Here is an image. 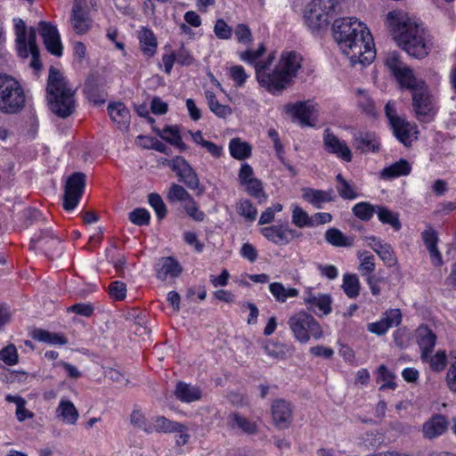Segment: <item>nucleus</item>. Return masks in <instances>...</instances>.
I'll return each mask as SVG.
<instances>
[{"label":"nucleus","mask_w":456,"mask_h":456,"mask_svg":"<svg viewBox=\"0 0 456 456\" xmlns=\"http://www.w3.org/2000/svg\"><path fill=\"white\" fill-rule=\"evenodd\" d=\"M333 34L342 53L353 66L370 64L375 58L372 36L368 28L355 18H340L333 23Z\"/></svg>","instance_id":"obj_1"},{"label":"nucleus","mask_w":456,"mask_h":456,"mask_svg":"<svg viewBox=\"0 0 456 456\" xmlns=\"http://www.w3.org/2000/svg\"><path fill=\"white\" fill-rule=\"evenodd\" d=\"M274 53L256 64V80L269 93L276 94L292 85L301 68L303 58L295 51H285L281 53L277 64H273Z\"/></svg>","instance_id":"obj_2"},{"label":"nucleus","mask_w":456,"mask_h":456,"mask_svg":"<svg viewBox=\"0 0 456 456\" xmlns=\"http://www.w3.org/2000/svg\"><path fill=\"white\" fill-rule=\"evenodd\" d=\"M394 39L408 54L424 58L431 50L432 43L424 28L402 11H392L386 20Z\"/></svg>","instance_id":"obj_3"},{"label":"nucleus","mask_w":456,"mask_h":456,"mask_svg":"<svg viewBox=\"0 0 456 456\" xmlns=\"http://www.w3.org/2000/svg\"><path fill=\"white\" fill-rule=\"evenodd\" d=\"M385 64L395 77L401 86L411 91L412 107L418 119L428 121L433 115L434 108L431 95L425 82L414 76L413 71L399 60L396 53H388Z\"/></svg>","instance_id":"obj_4"},{"label":"nucleus","mask_w":456,"mask_h":456,"mask_svg":"<svg viewBox=\"0 0 456 456\" xmlns=\"http://www.w3.org/2000/svg\"><path fill=\"white\" fill-rule=\"evenodd\" d=\"M14 30L16 36V50L19 57L28 59L31 57L29 66L39 70L42 64L39 59V51L37 45V33L34 28L27 29L25 22L19 18L13 19Z\"/></svg>","instance_id":"obj_5"},{"label":"nucleus","mask_w":456,"mask_h":456,"mask_svg":"<svg viewBox=\"0 0 456 456\" xmlns=\"http://www.w3.org/2000/svg\"><path fill=\"white\" fill-rule=\"evenodd\" d=\"M26 96L20 84L13 77L0 74V111L15 114L25 106Z\"/></svg>","instance_id":"obj_6"},{"label":"nucleus","mask_w":456,"mask_h":456,"mask_svg":"<svg viewBox=\"0 0 456 456\" xmlns=\"http://www.w3.org/2000/svg\"><path fill=\"white\" fill-rule=\"evenodd\" d=\"M288 326L294 338L303 344L307 343L311 338L318 340L323 336L319 322L304 310L292 314L288 320Z\"/></svg>","instance_id":"obj_7"},{"label":"nucleus","mask_w":456,"mask_h":456,"mask_svg":"<svg viewBox=\"0 0 456 456\" xmlns=\"http://www.w3.org/2000/svg\"><path fill=\"white\" fill-rule=\"evenodd\" d=\"M334 12V0H312L305 9V22L312 30L323 28L328 26Z\"/></svg>","instance_id":"obj_8"},{"label":"nucleus","mask_w":456,"mask_h":456,"mask_svg":"<svg viewBox=\"0 0 456 456\" xmlns=\"http://www.w3.org/2000/svg\"><path fill=\"white\" fill-rule=\"evenodd\" d=\"M385 114L393 130L394 135L403 145H411L414 136L418 134L417 126L397 114L395 102H388L385 106Z\"/></svg>","instance_id":"obj_9"},{"label":"nucleus","mask_w":456,"mask_h":456,"mask_svg":"<svg viewBox=\"0 0 456 456\" xmlns=\"http://www.w3.org/2000/svg\"><path fill=\"white\" fill-rule=\"evenodd\" d=\"M86 183V175L82 172H75L67 178L62 202L66 211H71L77 206L85 192Z\"/></svg>","instance_id":"obj_10"},{"label":"nucleus","mask_w":456,"mask_h":456,"mask_svg":"<svg viewBox=\"0 0 456 456\" xmlns=\"http://www.w3.org/2000/svg\"><path fill=\"white\" fill-rule=\"evenodd\" d=\"M172 170L179 176V180L186 184L191 190L199 189L198 194H202L204 189L200 186V179L191 166L182 157H175L171 160H166Z\"/></svg>","instance_id":"obj_11"},{"label":"nucleus","mask_w":456,"mask_h":456,"mask_svg":"<svg viewBox=\"0 0 456 456\" xmlns=\"http://www.w3.org/2000/svg\"><path fill=\"white\" fill-rule=\"evenodd\" d=\"M76 90L69 80L59 73V118H67L75 112Z\"/></svg>","instance_id":"obj_12"},{"label":"nucleus","mask_w":456,"mask_h":456,"mask_svg":"<svg viewBox=\"0 0 456 456\" xmlns=\"http://www.w3.org/2000/svg\"><path fill=\"white\" fill-rule=\"evenodd\" d=\"M260 232L267 240L279 246L287 245L299 236V233L288 224L263 227Z\"/></svg>","instance_id":"obj_13"},{"label":"nucleus","mask_w":456,"mask_h":456,"mask_svg":"<svg viewBox=\"0 0 456 456\" xmlns=\"http://www.w3.org/2000/svg\"><path fill=\"white\" fill-rule=\"evenodd\" d=\"M226 424L230 430L247 436L256 435L259 431L257 420L248 419L238 411L229 413Z\"/></svg>","instance_id":"obj_14"},{"label":"nucleus","mask_w":456,"mask_h":456,"mask_svg":"<svg viewBox=\"0 0 456 456\" xmlns=\"http://www.w3.org/2000/svg\"><path fill=\"white\" fill-rule=\"evenodd\" d=\"M323 147L328 153L334 154L344 161L352 160V152L346 142L341 141L330 128L324 130Z\"/></svg>","instance_id":"obj_15"},{"label":"nucleus","mask_w":456,"mask_h":456,"mask_svg":"<svg viewBox=\"0 0 456 456\" xmlns=\"http://www.w3.org/2000/svg\"><path fill=\"white\" fill-rule=\"evenodd\" d=\"M304 303L308 311L317 316L328 315L331 313L332 299L329 294H314L309 292L304 297Z\"/></svg>","instance_id":"obj_16"},{"label":"nucleus","mask_w":456,"mask_h":456,"mask_svg":"<svg viewBox=\"0 0 456 456\" xmlns=\"http://www.w3.org/2000/svg\"><path fill=\"white\" fill-rule=\"evenodd\" d=\"M293 409L291 403L283 399L276 400L272 404V416L275 426L287 428L292 421Z\"/></svg>","instance_id":"obj_17"},{"label":"nucleus","mask_w":456,"mask_h":456,"mask_svg":"<svg viewBox=\"0 0 456 456\" xmlns=\"http://www.w3.org/2000/svg\"><path fill=\"white\" fill-rule=\"evenodd\" d=\"M287 113L297 118L303 126H313L310 119L315 113L313 102H298L294 104H287L285 106Z\"/></svg>","instance_id":"obj_18"},{"label":"nucleus","mask_w":456,"mask_h":456,"mask_svg":"<svg viewBox=\"0 0 456 456\" xmlns=\"http://www.w3.org/2000/svg\"><path fill=\"white\" fill-rule=\"evenodd\" d=\"M353 145L362 152H378L380 148L376 134L370 131H358L354 134Z\"/></svg>","instance_id":"obj_19"},{"label":"nucleus","mask_w":456,"mask_h":456,"mask_svg":"<svg viewBox=\"0 0 456 456\" xmlns=\"http://www.w3.org/2000/svg\"><path fill=\"white\" fill-rule=\"evenodd\" d=\"M84 91L88 100L94 104H102L106 101L107 94L98 76L94 74H91L87 77Z\"/></svg>","instance_id":"obj_20"},{"label":"nucleus","mask_w":456,"mask_h":456,"mask_svg":"<svg viewBox=\"0 0 456 456\" xmlns=\"http://www.w3.org/2000/svg\"><path fill=\"white\" fill-rule=\"evenodd\" d=\"M302 198L316 208H322V204L334 201L335 196L332 189L328 191L313 188H303Z\"/></svg>","instance_id":"obj_21"},{"label":"nucleus","mask_w":456,"mask_h":456,"mask_svg":"<svg viewBox=\"0 0 456 456\" xmlns=\"http://www.w3.org/2000/svg\"><path fill=\"white\" fill-rule=\"evenodd\" d=\"M72 28L77 34H86L92 27L93 20L88 12L84 10L78 3H76L72 8L71 14Z\"/></svg>","instance_id":"obj_22"},{"label":"nucleus","mask_w":456,"mask_h":456,"mask_svg":"<svg viewBox=\"0 0 456 456\" xmlns=\"http://www.w3.org/2000/svg\"><path fill=\"white\" fill-rule=\"evenodd\" d=\"M417 342L421 350V358L427 361L436 345V336L427 326H419L416 330Z\"/></svg>","instance_id":"obj_23"},{"label":"nucleus","mask_w":456,"mask_h":456,"mask_svg":"<svg viewBox=\"0 0 456 456\" xmlns=\"http://www.w3.org/2000/svg\"><path fill=\"white\" fill-rule=\"evenodd\" d=\"M448 428L446 418L441 414H436L427 420L422 428L423 436L426 438L433 439L441 436Z\"/></svg>","instance_id":"obj_24"},{"label":"nucleus","mask_w":456,"mask_h":456,"mask_svg":"<svg viewBox=\"0 0 456 456\" xmlns=\"http://www.w3.org/2000/svg\"><path fill=\"white\" fill-rule=\"evenodd\" d=\"M188 430L182 423L172 421L164 416L152 418L151 434L157 433H182Z\"/></svg>","instance_id":"obj_25"},{"label":"nucleus","mask_w":456,"mask_h":456,"mask_svg":"<svg viewBox=\"0 0 456 456\" xmlns=\"http://www.w3.org/2000/svg\"><path fill=\"white\" fill-rule=\"evenodd\" d=\"M422 240L429 251L432 263L436 266L443 265L442 255L437 248L438 237L436 232L428 227L422 232Z\"/></svg>","instance_id":"obj_26"},{"label":"nucleus","mask_w":456,"mask_h":456,"mask_svg":"<svg viewBox=\"0 0 456 456\" xmlns=\"http://www.w3.org/2000/svg\"><path fill=\"white\" fill-rule=\"evenodd\" d=\"M38 32L44 40V44L52 54L57 55V28L52 23L40 21Z\"/></svg>","instance_id":"obj_27"},{"label":"nucleus","mask_w":456,"mask_h":456,"mask_svg":"<svg viewBox=\"0 0 456 456\" xmlns=\"http://www.w3.org/2000/svg\"><path fill=\"white\" fill-rule=\"evenodd\" d=\"M108 113L110 119L117 124L118 128H127L130 122V111L123 102L110 103Z\"/></svg>","instance_id":"obj_28"},{"label":"nucleus","mask_w":456,"mask_h":456,"mask_svg":"<svg viewBox=\"0 0 456 456\" xmlns=\"http://www.w3.org/2000/svg\"><path fill=\"white\" fill-rule=\"evenodd\" d=\"M157 266V277L161 281H165L167 276L177 277L182 273L180 264L171 256L161 258Z\"/></svg>","instance_id":"obj_29"},{"label":"nucleus","mask_w":456,"mask_h":456,"mask_svg":"<svg viewBox=\"0 0 456 456\" xmlns=\"http://www.w3.org/2000/svg\"><path fill=\"white\" fill-rule=\"evenodd\" d=\"M175 395L183 403H192L201 398V390L196 386L179 382L175 387Z\"/></svg>","instance_id":"obj_30"},{"label":"nucleus","mask_w":456,"mask_h":456,"mask_svg":"<svg viewBox=\"0 0 456 456\" xmlns=\"http://www.w3.org/2000/svg\"><path fill=\"white\" fill-rule=\"evenodd\" d=\"M46 102L50 110L57 114V70L51 67L46 86Z\"/></svg>","instance_id":"obj_31"},{"label":"nucleus","mask_w":456,"mask_h":456,"mask_svg":"<svg viewBox=\"0 0 456 456\" xmlns=\"http://www.w3.org/2000/svg\"><path fill=\"white\" fill-rule=\"evenodd\" d=\"M411 170V167L410 163L406 159H401L399 161L383 168L380 175L381 177L385 179H393L407 175L410 174Z\"/></svg>","instance_id":"obj_32"},{"label":"nucleus","mask_w":456,"mask_h":456,"mask_svg":"<svg viewBox=\"0 0 456 456\" xmlns=\"http://www.w3.org/2000/svg\"><path fill=\"white\" fill-rule=\"evenodd\" d=\"M59 416L68 425H75L78 419L79 413L75 405L67 399H61L59 403Z\"/></svg>","instance_id":"obj_33"},{"label":"nucleus","mask_w":456,"mask_h":456,"mask_svg":"<svg viewBox=\"0 0 456 456\" xmlns=\"http://www.w3.org/2000/svg\"><path fill=\"white\" fill-rule=\"evenodd\" d=\"M336 181L338 183L337 191L342 199L354 200L358 197L357 187L354 183L346 180L341 174L336 175Z\"/></svg>","instance_id":"obj_34"},{"label":"nucleus","mask_w":456,"mask_h":456,"mask_svg":"<svg viewBox=\"0 0 456 456\" xmlns=\"http://www.w3.org/2000/svg\"><path fill=\"white\" fill-rule=\"evenodd\" d=\"M205 94L208 108L215 115L221 118H225L232 115V108L228 105L221 104L213 92L206 91Z\"/></svg>","instance_id":"obj_35"},{"label":"nucleus","mask_w":456,"mask_h":456,"mask_svg":"<svg viewBox=\"0 0 456 456\" xmlns=\"http://www.w3.org/2000/svg\"><path fill=\"white\" fill-rule=\"evenodd\" d=\"M376 214L382 224L391 225L395 231L401 229L402 224L397 213L391 211L387 207L377 205Z\"/></svg>","instance_id":"obj_36"},{"label":"nucleus","mask_w":456,"mask_h":456,"mask_svg":"<svg viewBox=\"0 0 456 456\" xmlns=\"http://www.w3.org/2000/svg\"><path fill=\"white\" fill-rule=\"evenodd\" d=\"M272 295L278 302L284 303L289 297H296L299 291L295 288L286 289L281 282H273L269 285Z\"/></svg>","instance_id":"obj_37"},{"label":"nucleus","mask_w":456,"mask_h":456,"mask_svg":"<svg viewBox=\"0 0 456 456\" xmlns=\"http://www.w3.org/2000/svg\"><path fill=\"white\" fill-rule=\"evenodd\" d=\"M139 40L142 51L152 56L157 48V40L154 34L148 28H142L139 33Z\"/></svg>","instance_id":"obj_38"},{"label":"nucleus","mask_w":456,"mask_h":456,"mask_svg":"<svg viewBox=\"0 0 456 456\" xmlns=\"http://www.w3.org/2000/svg\"><path fill=\"white\" fill-rule=\"evenodd\" d=\"M342 288L350 298H355L360 293V282L356 274L346 273L343 276Z\"/></svg>","instance_id":"obj_39"},{"label":"nucleus","mask_w":456,"mask_h":456,"mask_svg":"<svg viewBox=\"0 0 456 456\" xmlns=\"http://www.w3.org/2000/svg\"><path fill=\"white\" fill-rule=\"evenodd\" d=\"M361 263L358 266V270L362 277L372 275L376 267L375 257L373 255L367 251L359 253L358 255Z\"/></svg>","instance_id":"obj_40"},{"label":"nucleus","mask_w":456,"mask_h":456,"mask_svg":"<svg viewBox=\"0 0 456 456\" xmlns=\"http://www.w3.org/2000/svg\"><path fill=\"white\" fill-rule=\"evenodd\" d=\"M231 155L237 159H244L250 155L251 148L247 142L235 138L230 142Z\"/></svg>","instance_id":"obj_41"},{"label":"nucleus","mask_w":456,"mask_h":456,"mask_svg":"<svg viewBox=\"0 0 456 456\" xmlns=\"http://www.w3.org/2000/svg\"><path fill=\"white\" fill-rule=\"evenodd\" d=\"M131 425L147 434H151L152 419H148L140 410H134L130 415Z\"/></svg>","instance_id":"obj_42"},{"label":"nucleus","mask_w":456,"mask_h":456,"mask_svg":"<svg viewBox=\"0 0 456 456\" xmlns=\"http://www.w3.org/2000/svg\"><path fill=\"white\" fill-rule=\"evenodd\" d=\"M327 242L335 247H349L351 241L338 229L330 228L325 232Z\"/></svg>","instance_id":"obj_43"},{"label":"nucleus","mask_w":456,"mask_h":456,"mask_svg":"<svg viewBox=\"0 0 456 456\" xmlns=\"http://www.w3.org/2000/svg\"><path fill=\"white\" fill-rule=\"evenodd\" d=\"M395 375L385 366L380 365L378 369L377 382H381L379 390L384 389H395L396 383L395 382Z\"/></svg>","instance_id":"obj_44"},{"label":"nucleus","mask_w":456,"mask_h":456,"mask_svg":"<svg viewBox=\"0 0 456 456\" xmlns=\"http://www.w3.org/2000/svg\"><path fill=\"white\" fill-rule=\"evenodd\" d=\"M237 213L243 216L247 221L253 222L256 218L257 210L247 199L240 200L236 203Z\"/></svg>","instance_id":"obj_45"},{"label":"nucleus","mask_w":456,"mask_h":456,"mask_svg":"<svg viewBox=\"0 0 456 456\" xmlns=\"http://www.w3.org/2000/svg\"><path fill=\"white\" fill-rule=\"evenodd\" d=\"M312 216L305 212L302 208L296 206L292 210V224L298 227H313Z\"/></svg>","instance_id":"obj_46"},{"label":"nucleus","mask_w":456,"mask_h":456,"mask_svg":"<svg viewBox=\"0 0 456 456\" xmlns=\"http://www.w3.org/2000/svg\"><path fill=\"white\" fill-rule=\"evenodd\" d=\"M167 198L169 202H187L191 200V195L181 185L172 183L167 192Z\"/></svg>","instance_id":"obj_47"},{"label":"nucleus","mask_w":456,"mask_h":456,"mask_svg":"<svg viewBox=\"0 0 456 456\" xmlns=\"http://www.w3.org/2000/svg\"><path fill=\"white\" fill-rule=\"evenodd\" d=\"M246 186V191L251 197L257 200L258 203H264L266 200V194L264 191L263 185L260 180L254 179L248 181L244 184Z\"/></svg>","instance_id":"obj_48"},{"label":"nucleus","mask_w":456,"mask_h":456,"mask_svg":"<svg viewBox=\"0 0 456 456\" xmlns=\"http://www.w3.org/2000/svg\"><path fill=\"white\" fill-rule=\"evenodd\" d=\"M265 47L264 45H259L256 50H247L240 53V58L243 61L252 64L255 67V71L256 72V64L262 61H265V60H259V58L265 53Z\"/></svg>","instance_id":"obj_49"},{"label":"nucleus","mask_w":456,"mask_h":456,"mask_svg":"<svg viewBox=\"0 0 456 456\" xmlns=\"http://www.w3.org/2000/svg\"><path fill=\"white\" fill-rule=\"evenodd\" d=\"M377 205L373 206L368 202L357 203L352 209L354 215L363 221L370 220L376 213Z\"/></svg>","instance_id":"obj_50"},{"label":"nucleus","mask_w":456,"mask_h":456,"mask_svg":"<svg viewBox=\"0 0 456 456\" xmlns=\"http://www.w3.org/2000/svg\"><path fill=\"white\" fill-rule=\"evenodd\" d=\"M0 361L8 366H13L19 362V354L14 345L9 344L0 350Z\"/></svg>","instance_id":"obj_51"},{"label":"nucleus","mask_w":456,"mask_h":456,"mask_svg":"<svg viewBox=\"0 0 456 456\" xmlns=\"http://www.w3.org/2000/svg\"><path fill=\"white\" fill-rule=\"evenodd\" d=\"M30 336L32 337L33 339L38 342L45 343L48 345L57 344V334L54 332H50L44 329H34L30 332Z\"/></svg>","instance_id":"obj_52"},{"label":"nucleus","mask_w":456,"mask_h":456,"mask_svg":"<svg viewBox=\"0 0 456 456\" xmlns=\"http://www.w3.org/2000/svg\"><path fill=\"white\" fill-rule=\"evenodd\" d=\"M358 105L362 110L370 117L376 116V108L373 100L363 91L358 90Z\"/></svg>","instance_id":"obj_53"},{"label":"nucleus","mask_w":456,"mask_h":456,"mask_svg":"<svg viewBox=\"0 0 456 456\" xmlns=\"http://www.w3.org/2000/svg\"><path fill=\"white\" fill-rule=\"evenodd\" d=\"M149 203L154 209L159 220H162L166 217L167 207L159 194L151 193L149 195Z\"/></svg>","instance_id":"obj_54"},{"label":"nucleus","mask_w":456,"mask_h":456,"mask_svg":"<svg viewBox=\"0 0 456 456\" xmlns=\"http://www.w3.org/2000/svg\"><path fill=\"white\" fill-rule=\"evenodd\" d=\"M265 352L270 357L274 359H283L286 357V346L278 342L269 341L264 346Z\"/></svg>","instance_id":"obj_55"},{"label":"nucleus","mask_w":456,"mask_h":456,"mask_svg":"<svg viewBox=\"0 0 456 456\" xmlns=\"http://www.w3.org/2000/svg\"><path fill=\"white\" fill-rule=\"evenodd\" d=\"M377 255L387 267H393L397 265V257L395 253L392 246L388 243L383 248H380Z\"/></svg>","instance_id":"obj_56"},{"label":"nucleus","mask_w":456,"mask_h":456,"mask_svg":"<svg viewBox=\"0 0 456 456\" xmlns=\"http://www.w3.org/2000/svg\"><path fill=\"white\" fill-rule=\"evenodd\" d=\"M151 215L145 208H135L129 214V220L138 225H147L150 223Z\"/></svg>","instance_id":"obj_57"},{"label":"nucleus","mask_w":456,"mask_h":456,"mask_svg":"<svg viewBox=\"0 0 456 456\" xmlns=\"http://www.w3.org/2000/svg\"><path fill=\"white\" fill-rule=\"evenodd\" d=\"M234 34L240 44L249 45L253 41L251 31L248 25L240 23L235 27Z\"/></svg>","instance_id":"obj_58"},{"label":"nucleus","mask_w":456,"mask_h":456,"mask_svg":"<svg viewBox=\"0 0 456 456\" xmlns=\"http://www.w3.org/2000/svg\"><path fill=\"white\" fill-rule=\"evenodd\" d=\"M109 294L114 300H123L126 296V285L119 281H112L109 286Z\"/></svg>","instance_id":"obj_59"},{"label":"nucleus","mask_w":456,"mask_h":456,"mask_svg":"<svg viewBox=\"0 0 456 456\" xmlns=\"http://www.w3.org/2000/svg\"><path fill=\"white\" fill-rule=\"evenodd\" d=\"M214 33L217 38L227 40L232 35V28L223 19H218L214 26Z\"/></svg>","instance_id":"obj_60"},{"label":"nucleus","mask_w":456,"mask_h":456,"mask_svg":"<svg viewBox=\"0 0 456 456\" xmlns=\"http://www.w3.org/2000/svg\"><path fill=\"white\" fill-rule=\"evenodd\" d=\"M187 215L191 217L193 220L200 222L205 218V214L203 211L200 210L196 201L191 197L187 202L184 203L183 206Z\"/></svg>","instance_id":"obj_61"},{"label":"nucleus","mask_w":456,"mask_h":456,"mask_svg":"<svg viewBox=\"0 0 456 456\" xmlns=\"http://www.w3.org/2000/svg\"><path fill=\"white\" fill-rule=\"evenodd\" d=\"M430 368L435 371H441L446 366V354L445 351L439 350L434 356L428 357Z\"/></svg>","instance_id":"obj_62"},{"label":"nucleus","mask_w":456,"mask_h":456,"mask_svg":"<svg viewBox=\"0 0 456 456\" xmlns=\"http://www.w3.org/2000/svg\"><path fill=\"white\" fill-rule=\"evenodd\" d=\"M230 76L232 80L236 83L237 86H244L248 76L247 75L244 68L240 65L232 66L230 69Z\"/></svg>","instance_id":"obj_63"},{"label":"nucleus","mask_w":456,"mask_h":456,"mask_svg":"<svg viewBox=\"0 0 456 456\" xmlns=\"http://www.w3.org/2000/svg\"><path fill=\"white\" fill-rule=\"evenodd\" d=\"M389 328L398 326L402 322V314L399 309H391L382 318Z\"/></svg>","instance_id":"obj_64"}]
</instances>
